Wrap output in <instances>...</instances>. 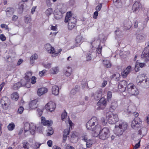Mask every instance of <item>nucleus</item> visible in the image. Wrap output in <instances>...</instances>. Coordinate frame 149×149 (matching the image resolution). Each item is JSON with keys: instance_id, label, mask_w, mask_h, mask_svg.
<instances>
[{"instance_id": "1", "label": "nucleus", "mask_w": 149, "mask_h": 149, "mask_svg": "<svg viewBox=\"0 0 149 149\" xmlns=\"http://www.w3.org/2000/svg\"><path fill=\"white\" fill-rule=\"evenodd\" d=\"M86 127L88 130L93 131V135L95 137L98 136V132L101 129L97 119L95 117H92L88 122L86 124Z\"/></svg>"}, {"instance_id": "2", "label": "nucleus", "mask_w": 149, "mask_h": 149, "mask_svg": "<svg viewBox=\"0 0 149 149\" xmlns=\"http://www.w3.org/2000/svg\"><path fill=\"white\" fill-rule=\"evenodd\" d=\"M126 92L131 95H136L139 94L138 90L133 84L131 83L127 85Z\"/></svg>"}, {"instance_id": "3", "label": "nucleus", "mask_w": 149, "mask_h": 149, "mask_svg": "<svg viewBox=\"0 0 149 149\" xmlns=\"http://www.w3.org/2000/svg\"><path fill=\"white\" fill-rule=\"evenodd\" d=\"M106 118L109 123L111 124L115 123L118 120V116L117 114L109 112L107 113Z\"/></svg>"}, {"instance_id": "4", "label": "nucleus", "mask_w": 149, "mask_h": 149, "mask_svg": "<svg viewBox=\"0 0 149 149\" xmlns=\"http://www.w3.org/2000/svg\"><path fill=\"white\" fill-rule=\"evenodd\" d=\"M24 128L25 133L29 130L31 134H34L35 133L36 127V125L33 123L29 124L26 123L24 124Z\"/></svg>"}, {"instance_id": "5", "label": "nucleus", "mask_w": 149, "mask_h": 149, "mask_svg": "<svg viewBox=\"0 0 149 149\" xmlns=\"http://www.w3.org/2000/svg\"><path fill=\"white\" fill-rule=\"evenodd\" d=\"M109 129L107 127H104L101 130H100L98 132V136H99V138L101 139L105 140L107 139L109 136Z\"/></svg>"}, {"instance_id": "6", "label": "nucleus", "mask_w": 149, "mask_h": 149, "mask_svg": "<svg viewBox=\"0 0 149 149\" xmlns=\"http://www.w3.org/2000/svg\"><path fill=\"white\" fill-rule=\"evenodd\" d=\"M37 100H35L31 101L29 104V106L30 108L32 109H35L36 108L37 109V111L38 112L39 116H40L42 114V110L37 108Z\"/></svg>"}, {"instance_id": "7", "label": "nucleus", "mask_w": 149, "mask_h": 149, "mask_svg": "<svg viewBox=\"0 0 149 149\" xmlns=\"http://www.w3.org/2000/svg\"><path fill=\"white\" fill-rule=\"evenodd\" d=\"M77 19L72 16L71 13L70 12H67L65 19V22H71L73 23H76Z\"/></svg>"}, {"instance_id": "8", "label": "nucleus", "mask_w": 149, "mask_h": 149, "mask_svg": "<svg viewBox=\"0 0 149 149\" xmlns=\"http://www.w3.org/2000/svg\"><path fill=\"white\" fill-rule=\"evenodd\" d=\"M107 104L106 100L104 98H101L97 103V105L99 106L97 108L98 110L104 109L105 107Z\"/></svg>"}, {"instance_id": "9", "label": "nucleus", "mask_w": 149, "mask_h": 149, "mask_svg": "<svg viewBox=\"0 0 149 149\" xmlns=\"http://www.w3.org/2000/svg\"><path fill=\"white\" fill-rule=\"evenodd\" d=\"M141 56L146 61H149V47H146L145 48Z\"/></svg>"}, {"instance_id": "10", "label": "nucleus", "mask_w": 149, "mask_h": 149, "mask_svg": "<svg viewBox=\"0 0 149 149\" xmlns=\"http://www.w3.org/2000/svg\"><path fill=\"white\" fill-rule=\"evenodd\" d=\"M1 103L3 109H7L10 104V100L6 98H3L1 100Z\"/></svg>"}, {"instance_id": "11", "label": "nucleus", "mask_w": 149, "mask_h": 149, "mask_svg": "<svg viewBox=\"0 0 149 149\" xmlns=\"http://www.w3.org/2000/svg\"><path fill=\"white\" fill-rule=\"evenodd\" d=\"M45 107L47 110L51 112L54 110L56 107V105L55 103L50 101L46 104Z\"/></svg>"}, {"instance_id": "12", "label": "nucleus", "mask_w": 149, "mask_h": 149, "mask_svg": "<svg viewBox=\"0 0 149 149\" xmlns=\"http://www.w3.org/2000/svg\"><path fill=\"white\" fill-rule=\"evenodd\" d=\"M127 84V82L125 80H123L120 81L118 84V89L122 92H123L125 90L126 91V88L125 86Z\"/></svg>"}, {"instance_id": "13", "label": "nucleus", "mask_w": 149, "mask_h": 149, "mask_svg": "<svg viewBox=\"0 0 149 149\" xmlns=\"http://www.w3.org/2000/svg\"><path fill=\"white\" fill-rule=\"evenodd\" d=\"M62 49H59L58 50V51H56L54 48L52 47L50 48L48 52V53L52 54L51 56L52 57H55L58 56L61 51Z\"/></svg>"}, {"instance_id": "14", "label": "nucleus", "mask_w": 149, "mask_h": 149, "mask_svg": "<svg viewBox=\"0 0 149 149\" xmlns=\"http://www.w3.org/2000/svg\"><path fill=\"white\" fill-rule=\"evenodd\" d=\"M141 123V120L139 118H135L133 120L131 124V126L133 128L135 127H138Z\"/></svg>"}, {"instance_id": "15", "label": "nucleus", "mask_w": 149, "mask_h": 149, "mask_svg": "<svg viewBox=\"0 0 149 149\" xmlns=\"http://www.w3.org/2000/svg\"><path fill=\"white\" fill-rule=\"evenodd\" d=\"M147 78L144 74H141L139 75L136 79V82L137 84L140 85Z\"/></svg>"}, {"instance_id": "16", "label": "nucleus", "mask_w": 149, "mask_h": 149, "mask_svg": "<svg viewBox=\"0 0 149 149\" xmlns=\"http://www.w3.org/2000/svg\"><path fill=\"white\" fill-rule=\"evenodd\" d=\"M131 71V66L130 65L128 66L126 69L122 72V76L124 78H126L127 75Z\"/></svg>"}, {"instance_id": "17", "label": "nucleus", "mask_w": 149, "mask_h": 149, "mask_svg": "<svg viewBox=\"0 0 149 149\" xmlns=\"http://www.w3.org/2000/svg\"><path fill=\"white\" fill-rule=\"evenodd\" d=\"M19 83L22 86H25L27 88L30 87V83L29 81L26 79L23 78L22 79Z\"/></svg>"}, {"instance_id": "18", "label": "nucleus", "mask_w": 149, "mask_h": 149, "mask_svg": "<svg viewBox=\"0 0 149 149\" xmlns=\"http://www.w3.org/2000/svg\"><path fill=\"white\" fill-rule=\"evenodd\" d=\"M41 122L43 125L47 126H50L53 123L51 120H47L45 119V118L43 117L41 118Z\"/></svg>"}, {"instance_id": "19", "label": "nucleus", "mask_w": 149, "mask_h": 149, "mask_svg": "<svg viewBox=\"0 0 149 149\" xmlns=\"http://www.w3.org/2000/svg\"><path fill=\"white\" fill-rule=\"evenodd\" d=\"M116 126H117V129L119 128L124 131L127 129V123L125 122H119V125Z\"/></svg>"}, {"instance_id": "20", "label": "nucleus", "mask_w": 149, "mask_h": 149, "mask_svg": "<svg viewBox=\"0 0 149 149\" xmlns=\"http://www.w3.org/2000/svg\"><path fill=\"white\" fill-rule=\"evenodd\" d=\"M54 17L57 19H60L62 17V14L60 11L59 9H57L54 11Z\"/></svg>"}, {"instance_id": "21", "label": "nucleus", "mask_w": 149, "mask_h": 149, "mask_svg": "<svg viewBox=\"0 0 149 149\" xmlns=\"http://www.w3.org/2000/svg\"><path fill=\"white\" fill-rule=\"evenodd\" d=\"M135 109V107L133 105H130L128 107V109L130 111V112H131L134 113V112ZM134 113V116L136 117V118H137V117L139 116V113L137 112H135Z\"/></svg>"}, {"instance_id": "22", "label": "nucleus", "mask_w": 149, "mask_h": 149, "mask_svg": "<svg viewBox=\"0 0 149 149\" xmlns=\"http://www.w3.org/2000/svg\"><path fill=\"white\" fill-rule=\"evenodd\" d=\"M71 68L69 67H68L64 69L63 72L64 74L67 77L69 76L71 74Z\"/></svg>"}, {"instance_id": "23", "label": "nucleus", "mask_w": 149, "mask_h": 149, "mask_svg": "<svg viewBox=\"0 0 149 149\" xmlns=\"http://www.w3.org/2000/svg\"><path fill=\"white\" fill-rule=\"evenodd\" d=\"M47 88H39L38 91V94L39 96H41L42 95L47 93Z\"/></svg>"}, {"instance_id": "24", "label": "nucleus", "mask_w": 149, "mask_h": 149, "mask_svg": "<svg viewBox=\"0 0 149 149\" xmlns=\"http://www.w3.org/2000/svg\"><path fill=\"white\" fill-rule=\"evenodd\" d=\"M59 88L56 85L53 86L52 88V94L55 95H58L59 93Z\"/></svg>"}, {"instance_id": "25", "label": "nucleus", "mask_w": 149, "mask_h": 149, "mask_svg": "<svg viewBox=\"0 0 149 149\" xmlns=\"http://www.w3.org/2000/svg\"><path fill=\"white\" fill-rule=\"evenodd\" d=\"M6 12L7 16L10 17L13 14V9L9 7L6 9Z\"/></svg>"}, {"instance_id": "26", "label": "nucleus", "mask_w": 149, "mask_h": 149, "mask_svg": "<svg viewBox=\"0 0 149 149\" xmlns=\"http://www.w3.org/2000/svg\"><path fill=\"white\" fill-rule=\"evenodd\" d=\"M143 88H149V79L147 78L141 84Z\"/></svg>"}, {"instance_id": "27", "label": "nucleus", "mask_w": 149, "mask_h": 149, "mask_svg": "<svg viewBox=\"0 0 149 149\" xmlns=\"http://www.w3.org/2000/svg\"><path fill=\"white\" fill-rule=\"evenodd\" d=\"M59 71V68L58 67H55L52 68L49 70L51 74H57Z\"/></svg>"}, {"instance_id": "28", "label": "nucleus", "mask_w": 149, "mask_h": 149, "mask_svg": "<svg viewBox=\"0 0 149 149\" xmlns=\"http://www.w3.org/2000/svg\"><path fill=\"white\" fill-rule=\"evenodd\" d=\"M140 6V4L138 2H135L132 6V10L134 12L138 11Z\"/></svg>"}, {"instance_id": "29", "label": "nucleus", "mask_w": 149, "mask_h": 149, "mask_svg": "<svg viewBox=\"0 0 149 149\" xmlns=\"http://www.w3.org/2000/svg\"><path fill=\"white\" fill-rule=\"evenodd\" d=\"M92 95L94 96L95 99L98 100L102 96V91H97L95 94L93 93Z\"/></svg>"}, {"instance_id": "30", "label": "nucleus", "mask_w": 149, "mask_h": 149, "mask_svg": "<svg viewBox=\"0 0 149 149\" xmlns=\"http://www.w3.org/2000/svg\"><path fill=\"white\" fill-rule=\"evenodd\" d=\"M117 128H118L117 126H116V130H115L116 134L118 136L122 135L123 132L124 131L119 128H118V129Z\"/></svg>"}, {"instance_id": "31", "label": "nucleus", "mask_w": 149, "mask_h": 149, "mask_svg": "<svg viewBox=\"0 0 149 149\" xmlns=\"http://www.w3.org/2000/svg\"><path fill=\"white\" fill-rule=\"evenodd\" d=\"M103 64L104 67L107 68L111 67V65L110 61L107 60H103Z\"/></svg>"}, {"instance_id": "32", "label": "nucleus", "mask_w": 149, "mask_h": 149, "mask_svg": "<svg viewBox=\"0 0 149 149\" xmlns=\"http://www.w3.org/2000/svg\"><path fill=\"white\" fill-rule=\"evenodd\" d=\"M130 54V52L129 51H120V55L123 58H126Z\"/></svg>"}, {"instance_id": "33", "label": "nucleus", "mask_w": 149, "mask_h": 149, "mask_svg": "<svg viewBox=\"0 0 149 149\" xmlns=\"http://www.w3.org/2000/svg\"><path fill=\"white\" fill-rule=\"evenodd\" d=\"M85 142H86V146L87 148H90L94 143V141L93 140L90 139H88Z\"/></svg>"}, {"instance_id": "34", "label": "nucleus", "mask_w": 149, "mask_h": 149, "mask_svg": "<svg viewBox=\"0 0 149 149\" xmlns=\"http://www.w3.org/2000/svg\"><path fill=\"white\" fill-rule=\"evenodd\" d=\"M11 99L15 101H17L19 98L18 93L16 92H14L11 95Z\"/></svg>"}, {"instance_id": "35", "label": "nucleus", "mask_w": 149, "mask_h": 149, "mask_svg": "<svg viewBox=\"0 0 149 149\" xmlns=\"http://www.w3.org/2000/svg\"><path fill=\"white\" fill-rule=\"evenodd\" d=\"M95 86V82L92 80H90L87 82V87L89 88H93Z\"/></svg>"}, {"instance_id": "36", "label": "nucleus", "mask_w": 149, "mask_h": 149, "mask_svg": "<svg viewBox=\"0 0 149 149\" xmlns=\"http://www.w3.org/2000/svg\"><path fill=\"white\" fill-rule=\"evenodd\" d=\"M82 40V37L80 36H77L76 39V46H78L79 45L80 43H81Z\"/></svg>"}, {"instance_id": "37", "label": "nucleus", "mask_w": 149, "mask_h": 149, "mask_svg": "<svg viewBox=\"0 0 149 149\" xmlns=\"http://www.w3.org/2000/svg\"><path fill=\"white\" fill-rule=\"evenodd\" d=\"M47 136H49L53 134L54 131L51 127H49L47 130Z\"/></svg>"}, {"instance_id": "38", "label": "nucleus", "mask_w": 149, "mask_h": 149, "mask_svg": "<svg viewBox=\"0 0 149 149\" xmlns=\"http://www.w3.org/2000/svg\"><path fill=\"white\" fill-rule=\"evenodd\" d=\"M81 86L83 89H84L85 88L87 87V81L84 79L83 80L81 83Z\"/></svg>"}, {"instance_id": "39", "label": "nucleus", "mask_w": 149, "mask_h": 149, "mask_svg": "<svg viewBox=\"0 0 149 149\" xmlns=\"http://www.w3.org/2000/svg\"><path fill=\"white\" fill-rule=\"evenodd\" d=\"M32 75L31 73L30 72H28L25 74V76L24 79L27 80L29 81L30 78Z\"/></svg>"}, {"instance_id": "40", "label": "nucleus", "mask_w": 149, "mask_h": 149, "mask_svg": "<svg viewBox=\"0 0 149 149\" xmlns=\"http://www.w3.org/2000/svg\"><path fill=\"white\" fill-rule=\"evenodd\" d=\"M21 86V84L19 82H18L15 84L13 86V88L14 90H18Z\"/></svg>"}, {"instance_id": "41", "label": "nucleus", "mask_w": 149, "mask_h": 149, "mask_svg": "<svg viewBox=\"0 0 149 149\" xmlns=\"http://www.w3.org/2000/svg\"><path fill=\"white\" fill-rule=\"evenodd\" d=\"M15 127L14 123H12L10 124L7 127L9 130L11 131L13 130Z\"/></svg>"}, {"instance_id": "42", "label": "nucleus", "mask_w": 149, "mask_h": 149, "mask_svg": "<svg viewBox=\"0 0 149 149\" xmlns=\"http://www.w3.org/2000/svg\"><path fill=\"white\" fill-rule=\"evenodd\" d=\"M75 23L69 22L68 23V27L69 29L72 30L75 26Z\"/></svg>"}, {"instance_id": "43", "label": "nucleus", "mask_w": 149, "mask_h": 149, "mask_svg": "<svg viewBox=\"0 0 149 149\" xmlns=\"http://www.w3.org/2000/svg\"><path fill=\"white\" fill-rule=\"evenodd\" d=\"M79 88V87L78 86H76L75 87V89H72L70 92V95H74L76 94L77 91V89Z\"/></svg>"}, {"instance_id": "44", "label": "nucleus", "mask_w": 149, "mask_h": 149, "mask_svg": "<svg viewBox=\"0 0 149 149\" xmlns=\"http://www.w3.org/2000/svg\"><path fill=\"white\" fill-rule=\"evenodd\" d=\"M29 146V143L26 142H24L22 143V148H25L26 149H28Z\"/></svg>"}, {"instance_id": "45", "label": "nucleus", "mask_w": 149, "mask_h": 149, "mask_svg": "<svg viewBox=\"0 0 149 149\" xmlns=\"http://www.w3.org/2000/svg\"><path fill=\"white\" fill-rule=\"evenodd\" d=\"M52 13V8H48L45 11L46 14L47 16H49Z\"/></svg>"}, {"instance_id": "46", "label": "nucleus", "mask_w": 149, "mask_h": 149, "mask_svg": "<svg viewBox=\"0 0 149 149\" xmlns=\"http://www.w3.org/2000/svg\"><path fill=\"white\" fill-rule=\"evenodd\" d=\"M112 95V93L111 91H109L107 93V99L108 101L111 100Z\"/></svg>"}, {"instance_id": "47", "label": "nucleus", "mask_w": 149, "mask_h": 149, "mask_svg": "<svg viewBox=\"0 0 149 149\" xmlns=\"http://www.w3.org/2000/svg\"><path fill=\"white\" fill-rule=\"evenodd\" d=\"M139 142L137 143H136L133 149H137L140 146V143L141 142V139L140 138L138 139Z\"/></svg>"}, {"instance_id": "48", "label": "nucleus", "mask_w": 149, "mask_h": 149, "mask_svg": "<svg viewBox=\"0 0 149 149\" xmlns=\"http://www.w3.org/2000/svg\"><path fill=\"white\" fill-rule=\"evenodd\" d=\"M64 148L65 149H75L74 148L69 144L66 143L64 145Z\"/></svg>"}, {"instance_id": "49", "label": "nucleus", "mask_w": 149, "mask_h": 149, "mask_svg": "<svg viewBox=\"0 0 149 149\" xmlns=\"http://www.w3.org/2000/svg\"><path fill=\"white\" fill-rule=\"evenodd\" d=\"M145 131V132H146V130L145 128H142L141 130H139L138 131V134H139V136H140L139 137V138H141V135L142 134V131Z\"/></svg>"}, {"instance_id": "50", "label": "nucleus", "mask_w": 149, "mask_h": 149, "mask_svg": "<svg viewBox=\"0 0 149 149\" xmlns=\"http://www.w3.org/2000/svg\"><path fill=\"white\" fill-rule=\"evenodd\" d=\"M67 113L64 111L61 114V119L62 120H63L64 119L67 117Z\"/></svg>"}, {"instance_id": "51", "label": "nucleus", "mask_w": 149, "mask_h": 149, "mask_svg": "<svg viewBox=\"0 0 149 149\" xmlns=\"http://www.w3.org/2000/svg\"><path fill=\"white\" fill-rule=\"evenodd\" d=\"M82 140L84 141L85 142L88 139L87 138V135L86 134H83L81 136Z\"/></svg>"}, {"instance_id": "52", "label": "nucleus", "mask_w": 149, "mask_h": 149, "mask_svg": "<svg viewBox=\"0 0 149 149\" xmlns=\"http://www.w3.org/2000/svg\"><path fill=\"white\" fill-rule=\"evenodd\" d=\"M52 46L49 44H47L45 46V48L47 52H48Z\"/></svg>"}, {"instance_id": "53", "label": "nucleus", "mask_w": 149, "mask_h": 149, "mask_svg": "<svg viewBox=\"0 0 149 149\" xmlns=\"http://www.w3.org/2000/svg\"><path fill=\"white\" fill-rule=\"evenodd\" d=\"M47 72V70H44L42 71H40L39 72V75L40 77H42Z\"/></svg>"}, {"instance_id": "54", "label": "nucleus", "mask_w": 149, "mask_h": 149, "mask_svg": "<svg viewBox=\"0 0 149 149\" xmlns=\"http://www.w3.org/2000/svg\"><path fill=\"white\" fill-rule=\"evenodd\" d=\"M144 39L143 37L141 35L139 34L137 36V39L138 41H141Z\"/></svg>"}, {"instance_id": "55", "label": "nucleus", "mask_w": 149, "mask_h": 149, "mask_svg": "<svg viewBox=\"0 0 149 149\" xmlns=\"http://www.w3.org/2000/svg\"><path fill=\"white\" fill-rule=\"evenodd\" d=\"M41 145V144L38 143H36L33 146V149H37L39 148Z\"/></svg>"}, {"instance_id": "56", "label": "nucleus", "mask_w": 149, "mask_h": 149, "mask_svg": "<svg viewBox=\"0 0 149 149\" xmlns=\"http://www.w3.org/2000/svg\"><path fill=\"white\" fill-rule=\"evenodd\" d=\"M60 11L61 13V14L65 13L66 11V8L64 6L62 7L59 10Z\"/></svg>"}, {"instance_id": "57", "label": "nucleus", "mask_w": 149, "mask_h": 149, "mask_svg": "<svg viewBox=\"0 0 149 149\" xmlns=\"http://www.w3.org/2000/svg\"><path fill=\"white\" fill-rule=\"evenodd\" d=\"M36 78L35 77H33L31 79V82L33 84H35L36 82Z\"/></svg>"}, {"instance_id": "58", "label": "nucleus", "mask_w": 149, "mask_h": 149, "mask_svg": "<svg viewBox=\"0 0 149 149\" xmlns=\"http://www.w3.org/2000/svg\"><path fill=\"white\" fill-rule=\"evenodd\" d=\"M117 103L116 102L112 103L111 106V108L113 110H114L117 106Z\"/></svg>"}, {"instance_id": "59", "label": "nucleus", "mask_w": 149, "mask_h": 149, "mask_svg": "<svg viewBox=\"0 0 149 149\" xmlns=\"http://www.w3.org/2000/svg\"><path fill=\"white\" fill-rule=\"evenodd\" d=\"M6 37L3 34H0V39L2 41H4L6 40Z\"/></svg>"}, {"instance_id": "60", "label": "nucleus", "mask_w": 149, "mask_h": 149, "mask_svg": "<svg viewBox=\"0 0 149 149\" xmlns=\"http://www.w3.org/2000/svg\"><path fill=\"white\" fill-rule=\"evenodd\" d=\"M24 110V108L22 106L20 107L18 109V113H19V114L22 113L23 112Z\"/></svg>"}, {"instance_id": "61", "label": "nucleus", "mask_w": 149, "mask_h": 149, "mask_svg": "<svg viewBox=\"0 0 149 149\" xmlns=\"http://www.w3.org/2000/svg\"><path fill=\"white\" fill-rule=\"evenodd\" d=\"M69 129H66L64 130L63 135H66L67 136L69 134Z\"/></svg>"}, {"instance_id": "62", "label": "nucleus", "mask_w": 149, "mask_h": 149, "mask_svg": "<svg viewBox=\"0 0 149 149\" xmlns=\"http://www.w3.org/2000/svg\"><path fill=\"white\" fill-rule=\"evenodd\" d=\"M102 5L101 3L100 5L97 6H96V11H99L101 10V8L102 7Z\"/></svg>"}, {"instance_id": "63", "label": "nucleus", "mask_w": 149, "mask_h": 149, "mask_svg": "<svg viewBox=\"0 0 149 149\" xmlns=\"http://www.w3.org/2000/svg\"><path fill=\"white\" fill-rule=\"evenodd\" d=\"M38 55L36 54H35L33 55H32L31 57V59L33 60H36L38 58Z\"/></svg>"}, {"instance_id": "64", "label": "nucleus", "mask_w": 149, "mask_h": 149, "mask_svg": "<svg viewBox=\"0 0 149 149\" xmlns=\"http://www.w3.org/2000/svg\"><path fill=\"white\" fill-rule=\"evenodd\" d=\"M51 63H48L47 64H44V66L46 68H49L51 66Z\"/></svg>"}]
</instances>
